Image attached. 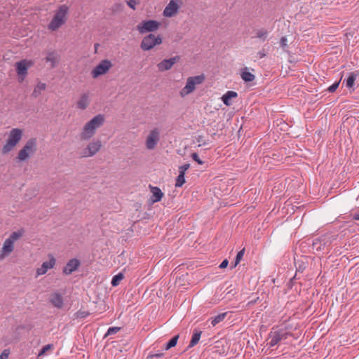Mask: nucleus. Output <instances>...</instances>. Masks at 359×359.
I'll return each instance as SVG.
<instances>
[{
	"instance_id": "72a5a7b5",
	"label": "nucleus",
	"mask_w": 359,
	"mask_h": 359,
	"mask_svg": "<svg viewBox=\"0 0 359 359\" xmlns=\"http://www.w3.org/2000/svg\"><path fill=\"white\" fill-rule=\"evenodd\" d=\"M185 183V179L184 177H182L178 175L176 179L175 182V187H181Z\"/></svg>"
},
{
	"instance_id": "f8f14e48",
	"label": "nucleus",
	"mask_w": 359,
	"mask_h": 359,
	"mask_svg": "<svg viewBox=\"0 0 359 359\" xmlns=\"http://www.w3.org/2000/svg\"><path fill=\"white\" fill-rule=\"evenodd\" d=\"M287 335H288V333L286 332H284L283 330L275 331V332H271V334L270 335V338H271V340L269 342L270 346H274L281 340L287 339Z\"/></svg>"
},
{
	"instance_id": "a878e982",
	"label": "nucleus",
	"mask_w": 359,
	"mask_h": 359,
	"mask_svg": "<svg viewBox=\"0 0 359 359\" xmlns=\"http://www.w3.org/2000/svg\"><path fill=\"white\" fill-rule=\"evenodd\" d=\"M226 313H220L218 316L212 318L211 324L212 326H215L219 323L222 322L226 317Z\"/></svg>"
},
{
	"instance_id": "37998d69",
	"label": "nucleus",
	"mask_w": 359,
	"mask_h": 359,
	"mask_svg": "<svg viewBox=\"0 0 359 359\" xmlns=\"http://www.w3.org/2000/svg\"><path fill=\"white\" fill-rule=\"evenodd\" d=\"M229 262L227 259H224L219 265L220 269H224L228 266Z\"/></svg>"
},
{
	"instance_id": "0eeeda50",
	"label": "nucleus",
	"mask_w": 359,
	"mask_h": 359,
	"mask_svg": "<svg viewBox=\"0 0 359 359\" xmlns=\"http://www.w3.org/2000/svg\"><path fill=\"white\" fill-rule=\"evenodd\" d=\"M161 42L162 39L159 36H156L154 34H150L143 39L141 48L144 50H148L154 48L156 45L161 43Z\"/></svg>"
},
{
	"instance_id": "79ce46f5",
	"label": "nucleus",
	"mask_w": 359,
	"mask_h": 359,
	"mask_svg": "<svg viewBox=\"0 0 359 359\" xmlns=\"http://www.w3.org/2000/svg\"><path fill=\"white\" fill-rule=\"evenodd\" d=\"M280 46L282 48H285L287 46V39L285 36H283L280 39Z\"/></svg>"
},
{
	"instance_id": "1a4fd4ad",
	"label": "nucleus",
	"mask_w": 359,
	"mask_h": 359,
	"mask_svg": "<svg viewBox=\"0 0 359 359\" xmlns=\"http://www.w3.org/2000/svg\"><path fill=\"white\" fill-rule=\"evenodd\" d=\"M111 62L108 60H102L98 65H97L91 74L93 78H97L100 75L104 74L111 67Z\"/></svg>"
},
{
	"instance_id": "ea45409f",
	"label": "nucleus",
	"mask_w": 359,
	"mask_h": 359,
	"mask_svg": "<svg viewBox=\"0 0 359 359\" xmlns=\"http://www.w3.org/2000/svg\"><path fill=\"white\" fill-rule=\"evenodd\" d=\"M139 3V0H129L128 1V5L133 9H135V6L137 4Z\"/></svg>"
},
{
	"instance_id": "a18cd8bd",
	"label": "nucleus",
	"mask_w": 359,
	"mask_h": 359,
	"mask_svg": "<svg viewBox=\"0 0 359 359\" xmlns=\"http://www.w3.org/2000/svg\"><path fill=\"white\" fill-rule=\"evenodd\" d=\"M259 57L260 58H262V57H264L265 56V54L264 53H261V52L259 53Z\"/></svg>"
},
{
	"instance_id": "6ab92c4d",
	"label": "nucleus",
	"mask_w": 359,
	"mask_h": 359,
	"mask_svg": "<svg viewBox=\"0 0 359 359\" xmlns=\"http://www.w3.org/2000/svg\"><path fill=\"white\" fill-rule=\"evenodd\" d=\"M149 189L152 193L151 200L153 203L158 202L162 199L163 196V193L158 187L149 185Z\"/></svg>"
},
{
	"instance_id": "ddd939ff",
	"label": "nucleus",
	"mask_w": 359,
	"mask_h": 359,
	"mask_svg": "<svg viewBox=\"0 0 359 359\" xmlns=\"http://www.w3.org/2000/svg\"><path fill=\"white\" fill-rule=\"evenodd\" d=\"M101 147L100 141L90 143L83 151L82 156H91L97 153Z\"/></svg>"
},
{
	"instance_id": "7c9ffc66",
	"label": "nucleus",
	"mask_w": 359,
	"mask_h": 359,
	"mask_svg": "<svg viewBox=\"0 0 359 359\" xmlns=\"http://www.w3.org/2000/svg\"><path fill=\"white\" fill-rule=\"evenodd\" d=\"M76 318H85L90 316V313L88 311L85 310H79L75 314Z\"/></svg>"
},
{
	"instance_id": "aec40b11",
	"label": "nucleus",
	"mask_w": 359,
	"mask_h": 359,
	"mask_svg": "<svg viewBox=\"0 0 359 359\" xmlns=\"http://www.w3.org/2000/svg\"><path fill=\"white\" fill-rule=\"evenodd\" d=\"M238 96V94L235 91L229 90L227 91L222 97V100L224 104L226 106L231 105V99L236 98Z\"/></svg>"
},
{
	"instance_id": "4468645a",
	"label": "nucleus",
	"mask_w": 359,
	"mask_h": 359,
	"mask_svg": "<svg viewBox=\"0 0 359 359\" xmlns=\"http://www.w3.org/2000/svg\"><path fill=\"white\" fill-rule=\"evenodd\" d=\"M55 264V258L53 256H50L48 262H43L41 266L37 269V275L39 276L45 274L48 269H52L54 266Z\"/></svg>"
},
{
	"instance_id": "a211bd4d",
	"label": "nucleus",
	"mask_w": 359,
	"mask_h": 359,
	"mask_svg": "<svg viewBox=\"0 0 359 359\" xmlns=\"http://www.w3.org/2000/svg\"><path fill=\"white\" fill-rule=\"evenodd\" d=\"M79 266V261L76 259H71L65 266L63 269V272L65 274H70Z\"/></svg>"
},
{
	"instance_id": "423d86ee",
	"label": "nucleus",
	"mask_w": 359,
	"mask_h": 359,
	"mask_svg": "<svg viewBox=\"0 0 359 359\" xmlns=\"http://www.w3.org/2000/svg\"><path fill=\"white\" fill-rule=\"evenodd\" d=\"M34 65V62L29 60H22L15 63V69L17 74L20 76V81L22 82L25 77L27 74V69Z\"/></svg>"
},
{
	"instance_id": "b1692460",
	"label": "nucleus",
	"mask_w": 359,
	"mask_h": 359,
	"mask_svg": "<svg viewBox=\"0 0 359 359\" xmlns=\"http://www.w3.org/2000/svg\"><path fill=\"white\" fill-rule=\"evenodd\" d=\"M358 76V74L356 72H351L348 77L346 79V87L347 88H352L354 85L355 80L356 79V76Z\"/></svg>"
},
{
	"instance_id": "9d476101",
	"label": "nucleus",
	"mask_w": 359,
	"mask_h": 359,
	"mask_svg": "<svg viewBox=\"0 0 359 359\" xmlns=\"http://www.w3.org/2000/svg\"><path fill=\"white\" fill-rule=\"evenodd\" d=\"M159 27V23L154 20L144 21L137 26V29L140 33L146 32H153L156 30Z\"/></svg>"
},
{
	"instance_id": "412c9836",
	"label": "nucleus",
	"mask_w": 359,
	"mask_h": 359,
	"mask_svg": "<svg viewBox=\"0 0 359 359\" xmlns=\"http://www.w3.org/2000/svg\"><path fill=\"white\" fill-rule=\"evenodd\" d=\"M201 331L198 330H195L194 332L189 347H193L198 342L201 338Z\"/></svg>"
},
{
	"instance_id": "e433bc0d",
	"label": "nucleus",
	"mask_w": 359,
	"mask_h": 359,
	"mask_svg": "<svg viewBox=\"0 0 359 359\" xmlns=\"http://www.w3.org/2000/svg\"><path fill=\"white\" fill-rule=\"evenodd\" d=\"M191 157H192L193 160L195 161L196 162H197L199 165H203V161H202L199 158V156H198V155L196 153H193L192 155H191Z\"/></svg>"
},
{
	"instance_id": "c03bdc74",
	"label": "nucleus",
	"mask_w": 359,
	"mask_h": 359,
	"mask_svg": "<svg viewBox=\"0 0 359 359\" xmlns=\"http://www.w3.org/2000/svg\"><path fill=\"white\" fill-rule=\"evenodd\" d=\"M353 218L355 220H359V213L358 214H355L354 216H353Z\"/></svg>"
},
{
	"instance_id": "bb28decb",
	"label": "nucleus",
	"mask_w": 359,
	"mask_h": 359,
	"mask_svg": "<svg viewBox=\"0 0 359 359\" xmlns=\"http://www.w3.org/2000/svg\"><path fill=\"white\" fill-rule=\"evenodd\" d=\"M124 278V276L122 273H119L118 274H116V276H114L111 280V285L113 286H116L118 285L120 282Z\"/></svg>"
},
{
	"instance_id": "cd10ccee",
	"label": "nucleus",
	"mask_w": 359,
	"mask_h": 359,
	"mask_svg": "<svg viewBox=\"0 0 359 359\" xmlns=\"http://www.w3.org/2000/svg\"><path fill=\"white\" fill-rule=\"evenodd\" d=\"M268 32L264 29H257L255 32V36L262 40H265L267 37Z\"/></svg>"
},
{
	"instance_id": "7ed1b4c3",
	"label": "nucleus",
	"mask_w": 359,
	"mask_h": 359,
	"mask_svg": "<svg viewBox=\"0 0 359 359\" xmlns=\"http://www.w3.org/2000/svg\"><path fill=\"white\" fill-rule=\"evenodd\" d=\"M22 135V130L19 128H13L10 132L8 140L2 148V153L7 154L14 149L16 144L20 141Z\"/></svg>"
},
{
	"instance_id": "5701e85b",
	"label": "nucleus",
	"mask_w": 359,
	"mask_h": 359,
	"mask_svg": "<svg viewBox=\"0 0 359 359\" xmlns=\"http://www.w3.org/2000/svg\"><path fill=\"white\" fill-rule=\"evenodd\" d=\"M88 104V96L86 94H84L81 96L79 102H77V106L79 109H84L87 107Z\"/></svg>"
},
{
	"instance_id": "dca6fc26",
	"label": "nucleus",
	"mask_w": 359,
	"mask_h": 359,
	"mask_svg": "<svg viewBox=\"0 0 359 359\" xmlns=\"http://www.w3.org/2000/svg\"><path fill=\"white\" fill-rule=\"evenodd\" d=\"M178 8L177 4L172 0L164 9L163 15L166 17H172L177 13Z\"/></svg>"
},
{
	"instance_id": "c756f323",
	"label": "nucleus",
	"mask_w": 359,
	"mask_h": 359,
	"mask_svg": "<svg viewBox=\"0 0 359 359\" xmlns=\"http://www.w3.org/2000/svg\"><path fill=\"white\" fill-rule=\"evenodd\" d=\"M241 77L245 81H252L255 79V76L248 72H243Z\"/></svg>"
},
{
	"instance_id": "2f4dec72",
	"label": "nucleus",
	"mask_w": 359,
	"mask_h": 359,
	"mask_svg": "<svg viewBox=\"0 0 359 359\" xmlns=\"http://www.w3.org/2000/svg\"><path fill=\"white\" fill-rule=\"evenodd\" d=\"M244 253H245V248L242 249L241 251H239L238 252L236 257L234 266H236L240 263L241 260L243 257Z\"/></svg>"
},
{
	"instance_id": "f704fd0d",
	"label": "nucleus",
	"mask_w": 359,
	"mask_h": 359,
	"mask_svg": "<svg viewBox=\"0 0 359 359\" xmlns=\"http://www.w3.org/2000/svg\"><path fill=\"white\" fill-rule=\"evenodd\" d=\"M52 348H53L52 344H47V345L44 346L42 348V349L41 350V351L39 352V356H41V355H44L48 351H49Z\"/></svg>"
},
{
	"instance_id": "20e7f679",
	"label": "nucleus",
	"mask_w": 359,
	"mask_h": 359,
	"mask_svg": "<svg viewBox=\"0 0 359 359\" xmlns=\"http://www.w3.org/2000/svg\"><path fill=\"white\" fill-rule=\"evenodd\" d=\"M204 80H205L204 75H199V76L189 77L187 79L186 86L180 91V95L182 97H184V96L192 93L195 90L196 86L202 83Z\"/></svg>"
},
{
	"instance_id": "6e6552de",
	"label": "nucleus",
	"mask_w": 359,
	"mask_h": 359,
	"mask_svg": "<svg viewBox=\"0 0 359 359\" xmlns=\"http://www.w3.org/2000/svg\"><path fill=\"white\" fill-rule=\"evenodd\" d=\"M36 147V140L30 139L29 140L25 147L20 150L18 153V158L20 161L25 160L30 154L33 153L35 150Z\"/></svg>"
},
{
	"instance_id": "58836bf2",
	"label": "nucleus",
	"mask_w": 359,
	"mask_h": 359,
	"mask_svg": "<svg viewBox=\"0 0 359 359\" xmlns=\"http://www.w3.org/2000/svg\"><path fill=\"white\" fill-rule=\"evenodd\" d=\"M339 82H336V83H333L332 86H330L328 88L329 92H331V93L334 92L337 89V88L339 87Z\"/></svg>"
},
{
	"instance_id": "473e14b6",
	"label": "nucleus",
	"mask_w": 359,
	"mask_h": 359,
	"mask_svg": "<svg viewBox=\"0 0 359 359\" xmlns=\"http://www.w3.org/2000/svg\"><path fill=\"white\" fill-rule=\"evenodd\" d=\"M190 165L189 163L184 164L179 167V175L184 177L186 171L189 168Z\"/></svg>"
},
{
	"instance_id": "4be33fe9",
	"label": "nucleus",
	"mask_w": 359,
	"mask_h": 359,
	"mask_svg": "<svg viewBox=\"0 0 359 359\" xmlns=\"http://www.w3.org/2000/svg\"><path fill=\"white\" fill-rule=\"evenodd\" d=\"M46 60V62L51 63V67H54L58 61V57L55 53L51 52L47 54Z\"/></svg>"
},
{
	"instance_id": "2eb2a0df",
	"label": "nucleus",
	"mask_w": 359,
	"mask_h": 359,
	"mask_svg": "<svg viewBox=\"0 0 359 359\" xmlns=\"http://www.w3.org/2000/svg\"><path fill=\"white\" fill-rule=\"evenodd\" d=\"M179 57H174L169 60H164L158 65L160 71H165L170 69L172 65L179 60Z\"/></svg>"
},
{
	"instance_id": "c9c22d12",
	"label": "nucleus",
	"mask_w": 359,
	"mask_h": 359,
	"mask_svg": "<svg viewBox=\"0 0 359 359\" xmlns=\"http://www.w3.org/2000/svg\"><path fill=\"white\" fill-rule=\"evenodd\" d=\"M121 330L119 327H111L108 329L107 334H116Z\"/></svg>"
},
{
	"instance_id": "a19ab883",
	"label": "nucleus",
	"mask_w": 359,
	"mask_h": 359,
	"mask_svg": "<svg viewBox=\"0 0 359 359\" xmlns=\"http://www.w3.org/2000/svg\"><path fill=\"white\" fill-rule=\"evenodd\" d=\"M162 355H163V353H156V354L149 355L147 358V359H159L160 358L162 357Z\"/></svg>"
},
{
	"instance_id": "f3484780",
	"label": "nucleus",
	"mask_w": 359,
	"mask_h": 359,
	"mask_svg": "<svg viewBox=\"0 0 359 359\" xmlns=\"http://www.w3.org/2000/svg\"><path fill=\"white\" fill-rule=\"evenodd\" d=\"M50 302L56 308L60 309L63 306V297L58 292L53 293L50 297Z\"/></svg>"
},
{
	"instance_id": "f257e3e1",
	"label": "nucleus",
	"mask_w": 359,
	"mask_h": 359,
	"mask_svg": "<svg viewBox=\"0 0 359 359\" xmlns=\"http://www.w3.org/2000/svg\"><path fill=\"white\" fill-rule=\"evenodd\" d=\"M69 9V6L66 4L60 6L55 11L54 16L48 26V29L55 31L63 25L66 22Z\"/></svg>"
},
{
	"instance_id": "39448f33",
	"label": "nucleus",
	"mask_w": 359,
	"mask_h": 359,
	"mask_svg": "<svg viewBox=\"0 0 359 359\" xmlns=\"http://www.w3.org/2000/svg\"><path fill=\"white\" fill-rule=\"evenodd\" d=\"M22 231H15L6 239L2 248V254H0V259H2L6 255L9 254L13 250L14 242L22 236Z\"/></svg>"
},
{
	"instance_id": "f03ea898",
	"label": "nucleus",
	"mask_w": 359,
	"mask_h": 359,
	"mask_svg": "<svg viewBox=\"0 0 359 359\" xmlns=\"http://www.w3.org/2000/svg\"><path fill=\"white\" fill-rule=\"evenodd\" d=\"M104 122V117L102 115H97L88 123L86 124L83 131L81 135V139L86 140L91 137L97 128L100 126Z\"/></svg>"
},
{
	"instance_id": "393cba45",
	"label": "nucleus",
	"mask_w": 359,
	"mask_h": 359,
	"mask_svg": "<svg viewBox=\"0 0 359 359\" xmlns=\"http://www.w3.org/2000/svg\"><path fill=\"white\" fill-rule=\"evenodd\" d=\"M46 89V84L43 83H39L38 85L34 88L33 91V96L38 97L41 93Z\"/></svg>"
},
{
	"instance_id": "c85d7f7f",
	"label": "nucleus",
	"mask_w": 359,
	"mask_h": 359,
	"mask_svg": "<svg viewBox=\"0 0 359 359\" xmlns=\"http://www.w3.org/2000/svg\"><path fill=\"white\" fill-rule=\"evenodd\" d=\"M178 338H179V336L178 335H176L175 337H173L169 341L168 343L166 344V346H165V350H168L170 348H171L172 347H174L176 346L177 344V340H178Z\"/></svg>"
},
{
	"instance_id": "4c0bfd02",
	"label": "nucleus",
	"mask_w": 359,
	"mask_h": 359,
	"mask_svg": "<svg viewBox=\"0 0 359 359\" xmlns=\"http://www.w3.org/2000/svg\"><path fill=\"white\" fill-rule=\"evenodd\" d=\"M10 354V351L8 349H5L3 351L0 355V359H7Z\"/></svg>"
},
{
	"instance_id": "9b49d317",
	"label": "nucleus",
	"mask_w": 359,
	"mask_h": 359,
	"mask_svg": "<svg viewBox=\"0 0 359 359\" xmlns=\"http://www.w3.org/2000/svg\"><path fill=\"white\" fill-rule=\"evenodd\" d=\"M159 140V132L158 129L152 130L146 140V147L148 149H153Z\"/></svg>"
}]
</instances>
